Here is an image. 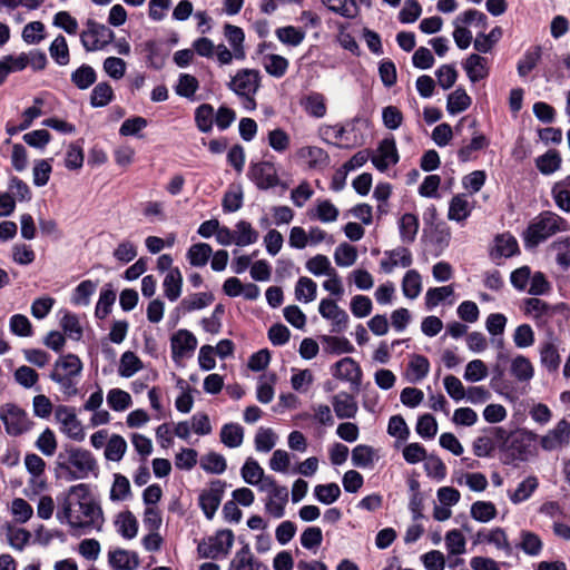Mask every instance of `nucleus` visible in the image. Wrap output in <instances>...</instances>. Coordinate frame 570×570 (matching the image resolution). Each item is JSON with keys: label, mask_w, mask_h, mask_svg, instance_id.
I'll return each instance as SVG.
<instances>
[{"label": "nucleus", "mask_w": 570, "mask_h": 570, "mask_svg": "<svg viewBox=\"0 0 570 570\" xmlns=\"http://www.w3.org/2000/svg\"><path fill=\"white\" fill-rule=\"evenodd\" d=\"M116 524L118 525V532L125 539H132L137 535L138 522L132 512H120L117 517Z\"/></svg>", "instance_id": "41"}, {"label": "nucleus", "mask_w": 570, "mask_h": 570, "mask_svg": "<svg viewBox=\"0 0 570 570\" xmlns=\"http://www.w3.org/2000/svg\"><path fill=\"white\" fill-rule=\"evenodd\" d=\"M494 247L490 250L492 259L512 257L519 253V245L514 236L509 233L499 234L494 238Z\"/></svg>", "instance_id": "19"}, {"label": "nucleus", "mask_w": 570, "mask_h": 570, "mask_svg": "<svg viewBox=\"0 0 570 570\" xmlns=\"http://www.w3.org/2000/svg\"><path fill=\"white\" fill-rule=\"evenodd\" d=\"M214 107L209 104H202L195 110V122L199 131L209 132L214 125Z\"/></svg>", "instance_id": "49"}, {"label": "nucleus", "mask_w": 570, "mask_h": 570, "mask_svg": "<svg viewBox=\"0 0 570 570\" xmlns=\"http://www.w3.org/2000/svg\"><path fill=\"white\" fill-rule=\"evenodd\" d=\"M484 432L487 435L479 436L473 442V453L478 458L491 456L494 449L498 448V442L493 435L488 432V429H485Z\"/></svg>", "instance_id": "59"}, {"label": "nucleus", "mask_w": 570, "mask_h": 570, "mask_svg": "<svg viewBox=\"0 0 570 570\" xmlns=\"http://www.w3.org/2000/svg\"><path fill=\"white\" fill-rule=\"evenodd\" d=\"M471 104V97L463 88L459 87L448 96L446 110L450 115H456L465 111Z\"/></svg>", "instance_id": "31"}, {"label": "nucleus", "mask_w": 570, "mask_h": 570, "mask_svg": "<svg viewBox=\"0 0 570 570\" xmlns=\"http://www.w3.org/2000/svg\"><path fill=\"white\" fill-rule=\"evenodd\" d=\"M376 459V452L370 445L358 444L352 450V463L356 468H370Z\"/></svg>", "instance_id": "37"}, {"label": "nucleus", "mask_w": 570, "mask_h": 570, "mask_svg": "<svg viewBox=\"0 0 570 570\" xmlns=\"http://www.w3.org/2000/svg\"><path fill=\"white\" fill-rule=\"evenodd\" d=\"M225 490V482L220 480H214L210 482L208 490H204L199 494V507L203 510L205 517L212 520L222 502Z\"/></svg>", "instance_id": "13"}, {"label": "nucleus", "mask_w": 570, "mask_h": 570, "mask_svg": "<svg viewBox=\"0 0 570 570\" xmlns=\"http://www.w3.org/2000/svg\"><path fill=\"white\" fill-rule=\"evenodd\" d=\"M542 49L534 46L524 52L523 58L518 62L517 70L520 77H527L538 65L541 59Z\"/></svg>", "instance_id": "39"}, {"label": "nucleus", "mask_w": 570, "mask_h": 570, "mask_svg": "<svg viewBox=\"0 0 570 570\" xmlns=\"http://www.w3.org/2000/svg\"><path fill=\"white\" fill-rule=\"evenodd\" d=\"M264 68L268 75L281 78L288 69V60L279 55H266L264 57Z\"/></svg>", "instance_id": "50"}, {"label": "nucleus", "mask_w": 570, "mask_h": 570, "mask_svg": "<svg viewBox=\"0 0 570 570\" xmlns=\"http://www.w3.org/2000/svg\"><path fill=\"white\" fill-rule=\"evenodd\" d=\"M298 156L307 159L309 168L326 166L330 161L328 154L323 148L316 146L301 148L298 150Z\"/></svg>", "instance_id": "36"}, {"label": "nucleus", "mask_w": 570, "mask_h": 570, "mask_svg": "<svg viewBox=\"0 0 570 570\" xmlns=\"http://www.w3.org/2000/svg\"><path fill=\"white\" fill-rule=\"evenodd\" d=\"M227 87L238 97L245 99L247 108L254 109L256 107L254 96L261 87L259 71L248 68L239 69L227 83Z\"/></svg>", "instance_id": "5"}, {"label": "nucleus", "mask_w": 570, "mask_h": 570, "mask_svg": "<svg viewBox=\"0 0 570 570\" xmlns=\"http://www.w3.org/2000/svg\"><path fill=\"white\" fill-rule=\"evenodd\" d=\"M70 80L78 89L86 90L96 82L97 73L91 66L83 63L71 72Z\"/></svg>", "instance_id": "34"}, {"label": "nucleus", "mask_w": 570, "mask_h": 570, "mask_svg": "<svg viewBox=\"0 0 570 570\" xmlns=\"http://www.w3.org/2000/svg\"><path fill=\"white\" fill-rule=\"evenodd\" d=\"M316 283L308 277H301L295 286V297L298 301L312 302L316 298Z\"/></svg>", "instance_id": "64"}, {"label": "nucleus", "mask_w": 570, "mask_h": 570, "mask_svg": "<svg viewBox=\"0 0 570 570\" xmlns=\"http://www.w3.org/2000/svg\"><path fill=\"white\" fill-rule=\"evenodd\" d=\"M551 195L558 208L570 213V175L553 184Z\"/></svg>", "instance_id": "26"}, {"label": "nucleus", "mask_w": 570, "mask_h": 570, "mask_svg": "<svg viewBox=\"0 0 570 570\" xmlns=\"http://www.w3.org/2000/svg\"><path fill=\"white\" fill-rule=\"evenodd\" d=\"M538 485L539 482L535 476H528L525 480L520 482L514 492L510 494V500L514 504L528 500L531 497V494L537 490Z\"/></svg>", "instance_id": "54"}, {"label": "nucleus", "mask_w": 570, "mask_h": 570, "mask_svg": "<svg viewBox=\"0 0 570 570\" xmlns=\"http://www.w3.org/2000/svg\"><path fill=\"white\" fill-rule=\"evenodd\" d=\"M244 429L238 423H226L220 430V441L227 448L234 449L242 445Z\"/></svg>", "instance_id": "33"}, {"label": "nucleus", "mask_w": 570, "mask_h": 570, "mask_svg": "<svg viewBox=\"0 0 570 570\" xmlns=\"http://www.w3.org/2000/svg\"><path fill=\"white\" fill-rule=\"evenodd\" d=\"M109 407L116 412L125 411L131 403V396L128 392L120 389H111L107 394Z\"/></svg>", "instance_id": "57"}, {"label": "nucleus", "mask_w": 570, "mask_h": 570, "mask_svg": "<svg viewBox=\"0 0 570 570\" xmlns=\"http://www.w3.org/2000/svg\"><path fill=\"white\" fill-rule=\"evenodd\" d=\"M562 158L557 149H549L535 159L538 170L543 175H551L560 169Z\"/></svg>", "instance_id": "29"}, {"label": "nucleus", "mask_w": 570, "mask_h": 570, "mask_svg": "<svg viewBox=\"0 0 570 570\" xmlns=\"http://www.w3.org/2000/svg\"><path fill=\"white\" fill-rule=\"evenodd\" d=\"M332 405L338 419H353L358 411L354 396L346 392L334 395L332 397Z\"/></svg>", "instance_id": "20"}, {"label": "nucleus", "mask_w": 570, "mask_h": 570, "mask_svg": "<svg viewBox=\"0 0 570 570\" xmlns=\"http://www.w3.org/2000/svg\"><path fill=\"white\" fill-rule=\"evenodd\" d=\"M82 367L81 360L76 354L68 353L55 362L49 377L59 385L65 396L72 397L79 393L77 385Z\"/></svg>", "instance_id": "4"}, {"label": "nucleus", "mask_w": 570, "mask_h": 570, "mask_svg": "<svg viewBox=\"0 0 570 570\" xmlns=\"http://www.w3.org/2000/svg\"><path fill=\"white\" fill-rule=\"evenodd\" d=\"M165 296L170 301L175 302L181 294L183 276L178 267L170 269L165 276L164 283Z\"/></svg>", "instance_id": "27"}, {"label": "nucleus", "mask_w": 570, "mask_h": 570, "mask_svg": "<svg viewBox=\"0 0 570 570\" xmlns=\"http://www.w3.org/2000/svg\"><path fill=\"white\" fill-rule=\"evenodd\" d=\"M114 38L115 33L110 28L94 19L86 21V29L80 33L81 45L88 52L106 48Z\"/></svg>", "instance_id": "6"}, {"label": "nucleus", "mask_w": 570, "mask_h": 570, "mask_svg": "<svg viewBox=\"0 0 570 570\" xmlns=\"http://www.w3.org/2000/svg\"><path fill=\"white\" fill-rule=\"evenodd\" d=\"M318 312L324 318L333 322V333H340L346 328L348 315L336 304L335 301L330 298L322 299L318 306Z\"/></svg>", "instance_id": "15"}, {"label": "nucleus", "mask_w": 570, "mask_h": 570, "mask_svg": "<svg viewBox=\"0 0 570 570\" xmlns=\"http://www.w3.org/2000/svg\"><path fill=\"white\" fill-rule=\"evenodd\" d=\"M142 367L141 360L134 352L127 351L120 357L118 373L122 377H131Z\"/></svg>", "instance_id": "45"}, {"label": "nucleus", "mask_w": 570, "mask_h": 570, "mask_svg": "<svg viewBox=\"0 0 570 570\" xmlns=\"http://www.w3.org/2000/svg\"><path fill=\"white\" fill-rule=\"evenodd\" d=\"M259 234L253 228L250 223L246 220H239L236 224L235 230V244L237 246H247L258 240Z\"/></svg>", "instance_id": "44"}, {"label": "nucleus", "mask_w": 570, "mask_h": 570, "mask_svg": "<svg viewBox=\"0 0 570 570\" xmlns=\"http://www.w3.org/2000/svg\"><path fill=\"white\" fill-rule=\"evenodd\" d=\"M488 432L498 442V449L503 454L502 462L511 464L515 461H527L533 454V443L537 434L527 430L507 431L502 426L488 428Z\"/></svg>", "instance_id": "2"}, {"label": "nucleus", "mask_w": 570, "mask_h": 570, "mask_svg": "<svg viewBox=\"0 0 570 570\" xmlns=\"http://www.w3.org/2000/svg\"><path fill=\"white\" fill-rule=\"evenodd\" d=\"M430 371L429 360L420 354H414L407 364V377L412 383L422 381Z\"/></svg>", "instance_id": "32"}, {"label": "nucleus", "mask_w": 570, "mask_h": 570, "mask_svg": "<svg viewBox=\"0 0 570 570\" xmlns=\"http://www.w3.org/2000/svg\"><path fill=\"white\" fill-rule=\"evenodd\" d=\"M234 532L230 529L218 530L215 535L203 540L198 547L202 558L217 559L220 554L227 556L234 544Z\"/></svg>", "instance_id": "8"}, {"label": "nucleus", "mask_w": 570, "mask_h": 570, "mask_svg": "<svg viewBox=\"0 0 570 570\" xmlns=\"http://www.w3.org/2000/svg\"><path fill=\"white\" fill-rule=\"evenodd\" d=\"M115 98L111 86L106 82L97 83L90 94V105L94 108H101L111 102Z\"/></svg>", "instance_id": "38"}, {"label": "nucleus", "mask_w": 570, "mask_h": 570, "mask_svg": "<svg viewBox=\"0 0 570 570\" xmlns=\"http://www.w3.org/2000/svg\"><path fill=\"white\" fill-rule=\"evenodd\" d=\"M247 176L261 190H267L282 185L277 169L272 161L263 160L252 164Z\"/></svg>", "instance_id": "9"}, {"label": "nucleus", "mask_w": 570, "mask_h": 570, "mask_svg": "<svg viewBox=\"0 0 570 570\" xmlns=\"http://www.w3.org/2000/svg\"><path fill=\"white\" fill-rule=\"evenodd\" d=\"M503 31L501 27H494L488 35L480 32L473 43L476 51L488 53L492 50L493 46L501 39Z\"/></svg>", "instance_id": "43"}, {"label": "nucleus", "mask_w": 570, "mask_h": 570, "mask_svg": "<svg viewBox=\"0 0 570 570\" xmlns=\"http://www.w3.org/2000/svg\"><path fill=\"white\" fill-rule=\"evenodd\" d=\"M224 36L234 50L237 60H244L246 57L244 40L245 33L240 27L226 23L224 26Z\"/></svg>", "instance_id": "24"}, {"label": "nucleus", "mask_w": 570, "mask_h": 570, "mask_svg": "<svg viewBox=\"0 0 570 570\" xmlns=\"http://www.w3.org/2000/svg\"><path fill=\"white\" fill-rule=\"evenodd\" d=\"M213 254L210 245L206 243H198L188 249L187 258L193 266H205Z\"/></svg>", "instance_id": "52"}, {"label": "nucleus", "mask_w": 570, "mask_h": 570, "mask_svg": "<svg viewBox=\"0 0 570 570\" xmlns=\"http://www.w3.org/2000/svg\"><path fill=\"white\" fill-rule=\"evenodd\" d=\"M53 473L56 480L71 482L86 479L90 473L97 475L98 465L90 451L66 445L56 458Z\"/></svg>", "instance_id": "1"}, {"label": "nucleus", "mask_w": 570, "mask_h": 570, "mask_svg": "<svg viewBox=\"0 0 570 570\" xmlns=\"http://www.w3.org/2000/svg\"><path fill=\"white\" fill-rule=\"evenodd\" d=\"M56 420L61 424V431L75 441H82L85 432L80 421L77 419L73 407L59 405L55 411Z\"/></svg>", "instance_id": "11"}, {"label": "nucleus", "mask_w": 570, "mask_h": 570, "mask_svg": "<svg viewBox=\"0 0 570 570\" xmlns=\"http://www.w3.org/2000/svg\"><path fill=\"white\" fill-rule=\"evenodd\" d=\"M0 420L6 432L11 436H19L27 433L33 426L27 412L14 403H6L0 407Z\"/></svg>", "instance_id": "7"}, {"label": "nucleus", "mask_w": 570, "mask_h": 570, "mask_svg": "<svg viewBox=\"0 0 570 570\" xmlns=\"http://www.w3.org/2000/svg\"><path fill=\"white\" fill-rule=\"evenodd\" d=\"M422 289L421 276L417 271L410 269L405 273L402 281V291L405 297L414 299Z\"/></svg>", "instance_id": "53"}, {"label": "nucleus", "mask_w": 570, "mask_h": 570, "mask_svg": "<svg viewBox=\"0 0 570 570\" xmlns=\"http://www.w3.org/2000/svg\"><path fill=\"white\" fill-rule=\"evenodd\" d=\"M127 450V443L121 435L114 434L105 449V456L107 460L118 462L122 459Z\"/></svg>", "instance_id": "61"}, {"label": "nucleus", "mask_w": 570, "mask_h": 570, "mask_svg": "<svg viewBox=\"0 0 570 570\" xmlns=\"http://www.w3.org/2000/svg\"><path fill=\"white\" fill-rule=\"evenodd\" d=\"M570 440V422L566 419L560 420L556 428L550 430L541 438L540 444L546 451H553L562 445H567Z\"/></svg>", "instance_id": "16"}, {"label": "nucleus", "mask_w": 570, "mask_h": 570, "mask_svg": "<svg viewBox=\"0 0 570 570\" xmlns=\"http://www.w3.org/2000/svg\"><path fill=\"white\" fill-rule=\"evenodd\" d=\"M200 466L206 472L222 474L226 470L227 464L222 454L212 451L202 458Z\"/></svg>", "instance_id": "60"}, {"label": "nucleus", "mask_w": 570, "mask_h": 570, "mask_svg": "<svg viewBox=\"0 0 570 570\" xmlns=\"http://www.w3.org/2000/svg\"><path fill=\"white\" fill-rule=\"evenodd\" d=\"M521 542L519 548L528 556H538L543 547V543L538 534L531 531H521Z\"/></svg>", "instance_id": "56"}, {"label": "nucleus", "mask_w": 570, "mask_h": 570, "mask_svg": "<svg viewBox=\"0 0 570 570\" xmlns=\"http://www.w3.org/2000/svg\"><path fill=\"white\" fill-rule=\"evenodd\" d=\"M328 10L348 19H353L358 14L356 0H321Z\"/></svg>", "instance_id": "40"}, {"label": "nucleus", "mask_w": 570, "mask_h": 570, "mask_svg": "<svg viewBox=\"0 0 570 570\" xmlns=\"http://www.w3.org/2000/svg\"><path fill=\"white\" fill-rule=\"evenodd\" d=\"M463 68L466 72L468 78L473 83L487 78L489 75L487 59L478 53L470 55L465 59Z\"/></svg>", "instance_id": "22"}, {"label": "nucleus", "mask_w": 570, "mask_h": 570, "mask_svg": "<svg viewBox=\"0 0 570 570\" xmlns=\"http://www.w3.org/2000/svg\"><path fill=\"white\" fill-rule=\"evenodd\" d=\"M333 375L342 381L351 383L354 392H358L362 384V370L352 357H344L333 365Z\"/></svg>", "instance_id": "12"}, {"label": "nucleus", "mask_w": 570, "mask_h": 570, "mask_svg": "<svg viewBox=\"0 0 570 570\" xmlns=\"http://www.w3.org/2000/svg\"><path fill=\"white\" fill-rule=\"evenodd\" d=\"M570 225L567 219L554 212H541L523 232V242L527 248H535L553 235L568 232Z\"/></svg>", "instance_id": "3"}, {"label": "nucleus", "mask_w": 570, "mask_h": 570, "mask_svg": "<svg viewBox=\"0 0 570 570\" xmlns=\"http://www.w3.org/2000/svg\"><path fill=\"white\" fill-rule=\"evenodd\" d=\"M471 214L469 203L464 195H455L452 197L449 206L448 218L450 220L462 222Z\"/></svg>", "instance_id": "46"}, {"label": "nucleus", "mask_w": 570, "mask_h": 570, "mask_svg": "<svg viewBox=\"0 0 570 570\" xmlns=\"http://www.w3.org/2000/svg\"><path fill=\"white\" fill-rule=\"evenodd\" d=\"M540 362L549 372L558 371L561 357L554 338L546 341L540 346Z\"/></svg>", "instance_id": "23"}, {"label": "nucleus", "mask_w": 570, "mask_h": 570, "mask_svg": "<svg viewBox=\"0 0 570 570\" xmlns=\"http://www.w3.org/2000/svg\"><path fill=\"white\" fill-rule=\"evenodd\" d=\"M115 301L116 293L112 289L111 284H108L100 292L99 299L95 309L96 317L100 320L106 318L110 314Z\"/></svg>", "instance_id": "42"}, {"label": "nucleus", "mask_w": 570, "mask_h": 570, "mask_svg": "<svg viewBox=\"0 0 570 570\" xmlns=\"http://www.w3.org/2000/svg\"><path fill=\"white\" fill-rule=\"evenodd\" d=\"M243 188L240 185L230 186L229 189L224 194L222 206L225 213H234L243 206Z\"/></svg>", "instance_id": "51"}, {"label": "nucleus", "mask_w": 570, "mask_h": 570, "mask_svg": "<svg viewBox=\"0 0 570 570\" xmlns=\"http://www.w3.org/2000/svg\"><path fill=\"white\" fill-rule=\"evenodd\" d=\"M79 509L81 511V514L86 518V520H81L79 517H76L75 521H70V527L73 529H96L97 531H101L105 522L101 507L92 500H80Z\"/></svg>", "instance_id": "10"}, {"label": "nucleus", "mask_w": 570, "mask_h": 570, "mask_svg": "<svg viewBox=\"0 0 570 570\" xmlns=\"http://www.w3.org/2000/svg\"><path fill=\"white\" fill-rule=\"evenodd\" d=\"M142 51L146 53L147 63L149 67L160 70L169 55L168 49L160 41L147 40L142 45Z\"/></svg>", "instance_id": "18"}, {"label": "nucleus", "mask_w": 570, "mask_h": 570, "mask_svg": "<svg viewBox=\"0 0 570 570\" xmlns=\"http://www.w3.org/2000/svg\"><path fill=\"white\" fill-rule=\"evenodd\" d=\"M384 255L386 258L381 261L380 266L386 274L392 273L397 266L406 268L413 263L412 254L407 247L400 246L391 250H385Z\"/></svg>", "instance_id": "17"}, {"label": "nucleus", "mask_w": 570, "mask_h": 570, "mask_svg": "<svg viewBox=\"0 0 570 570\" xmlns=\"http://www.w3.org/2000/svg\"><path fill=\"white\" fill-rule=\"evenodd\" d=\"M489 144H490L489 139L483 134L473 136L471 141L468 145L462 146L458 150L459 160L461 163H466V161L471 160L473 158L472 154L474 151L485 149L489 146Z\"/></svg>", "instance_id": "48"}, {"label": "nucleus", "mask_w": 570, "mask_h": 570, "mask_svg": "<svg viewBox=\"0 0 570 570\" xmlns=\"http://www.w3.org/2000/svg\"><path fill=\"white\" fill-rule=\"evenodd\" d=\"M315 498L323 504H332L341 495V489L336 483L318 484L314 489Z\"/></svg>", "instance_id": "63"}, {"label": "nucleus", "mask_w": 570, "mask_h": 570, "mask_svg": "<svg viewBox=\"0 0 570 570\" xmlns=\"http://www.w3.org/2000/svg\"><path fill=\"white\" fill-rule=\"evenodd\" d=\"M420 227L419 218L412 213L403 214L399 219L400 238L404 244H412Z\"/></svg>", "instance_id": "25"}, {"label": "nucleus", "mask_w": 570, "mask_h": 570, "mask_svg": "<svg viewBox=\"0 0 570 570\" xmlns=\"http://www.w3.org/2000/svg\"><path fill=\"white\" fill-rule=\"evenodd\" d=\"M356 259L357 250L353 245L348 243H342L336 247L334 253V261L336 265L341 267L352 266Z\"/></svg>", "instance_id": "58"}, {"label": "nucleus", "mask_w": 570, "mask_h": 570, "mask_svg": "<svg viewBox=\"0 0 570 570\" xmlns=\"http://www.w3.org/2000/svg\"><path fill=\"white\" fill-rule=\"evenodd\" d=\"M242 478L247 484L257 485L264 476V470L253 458H248L242 468Z\"/></svg>", "instance_id": "62"}, {"label": "nucleus", "mask_w": 570, "mask_h": 570, "mask_svg": "<svg viewBox=\"0 0 570 570\" xmlns=\"http://www.w3.org/2000/svg\"><path fill=\"white\" fill-rule=\"evenodd\" d=\"M497 513L495 505L490 501H476L471 505V517L479 522H489Z\"/></svg>", "instance_id": "55"}, {"label": "nucleus", "mask_w": 570, "mask_h": 570, "mask_svg": "<svg viewBox=\"0 0 570 570\" xmlns=\"http://www.w3.org/2000/svg\"><path fill=\"white\" fill-rule=\"evenodd\" d=\"M214 299V295L209 292L196 293L190 295L189 297H185L184 299H181L176 311H181L183 313H190L195 309H202L208 306L209 304L213 303Z\"/></svg>", "instance_id": "28"}, {"label": "nucleus", "mask_w": 570, "mask_h": 570, "mask_svg": "<svg viewBox=\"0 0 570 570\" xmlns=\"http://www.w3.org/2000/svg\"><path fill=\"white\" fill-rule=\"evenodd\" d=\"M170 347L173 361L178 363L196 350L197 338L190 331L181 328L171 335Z\"/></svg>", "instance_id": "14"}, {"label": "nucleus", "mask_w": 570, "mask_h": 570, "mask_svg": "<svg viewBox=\"0 0 570 570\" xmlns=\"http://www.w3.org/2000/svg\"><path fill=\"white\" fill-rule=\"evenodd\" d=\"M51 58L59 66H67L70 62V52L66 38L59 35L49 47Z\"/></svg>", "instance_id": "47"}, {"label": "nucleus", "mask_w": 570, "mask_h": 570, "mask_svg": "<svg viewBox=\"0 0 570 570\" xmlns=\"http://www.w3.org/2000/svg\"><path fill=\"white\" fill-rule=\"evenodd\" d=\"M510 372L519 382H528L534 375L532 363L523 355H518L511 361Z\"/></svg>", "instance_id": "35"}, {"label": "nucleus", "mask_w": 570, "mask_h": 570, "mask_svg": "<svg viewBox=\"0 0 570 570\" xmlns=\"http://www.w3.org/2000/svg\"><path fill=\"white\" fill-rule=\"evenodd\" d=\"M325 101L323 94L313 91L302 100V106L309 116L323 118L327 110Z\"/></svg>", "instance_id": "30"}, {"label": "nucleus", "mask_w": 570, "mask_h": 570, "mask_svg": "<svg viewBox=\"0 0 570 570\" xmlns=\"http://www.w3.org/2000/svg\"><path fill=\"white\" fill-rule=\"evenodd\" d=\"M109 564L114 570H135L139 566V557L136 552L119 548L109 552Z\"/></svg>", "instance_id": "21"}]
</instances>
